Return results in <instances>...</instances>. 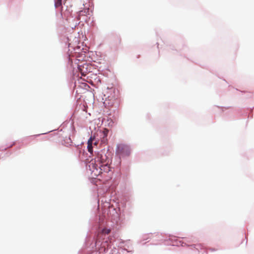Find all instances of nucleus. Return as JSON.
I'll use <instances>...</instances> for the list:
<instances>
[{"instance_id":"9","label":"nucleus","mask_w":254,"mask_h":254,"mask_svg":"<svg viewBox=\"0 0 254 254\" xmlns=\"http://www.w3.org/2000/svg\"><path fill=\"white\" fill-rule=\"evenodd\" d=\"M94 139V137L91 136L89 139L88 140L87 145L92 144Z\"/></svg>"},{"instance_id":"4","label":"nucleus","mask_w":254,"mask_h":254,"mask_svg":"<svg viewBox=\"0 0 254 254\" xmlns=\"http://www.w3.org/2000/svg\"><path fill=\"white\" fill-rule=\"evenodd\" d=\"M62 0H55V6L56 8H58L62 6Z\"/></svg>"},{"instance_id":"12","label":"nucleus","mask_w":254,"mask_h":254,"mask_svg":"<svg viewBox=\"0 0 254 254\" xmlns=\"http://www.w3.org/2000/svg\"><path fill=\"white\" fill-rule=\"evenodd\" d=\"M107 101H108L107 100H106V101H105V102H104V103H105L106 105H107Z\"/></svg>"},{"instance_id":"3","label":"nucleus","mask_w":254,"mask_h":254,"mask_svg":"<svg viewBox=\"0 0 254 254\" xmlns=\"http://www.w3.org/2000/svg\"><path fill=\"white\" fill-rule=\"evenodd\" d=\"M108 243L107 241L101 242L100 239H97L96 242V249L99 252V254H104L108 248Z\"/></svg>"},{"instance_id":"10","label":"nucleus","mask_w":254,"mask_h":254,"mask_svg":"<svg viewBox=\"0 0 254 254\" xmlns=\"http://www.w3.org/2000/svg\"><path fill=\"white\" fill-rule=\"evenodd\" d=\"M104 134L105 136L107 135V134L108 133V130L107 129H105V130L103 131Z\"/></svg>"},{"instance_id":"13","label":"nucleus","mask_w":254,"mask_h":254,"mask_svg":"<svg viewBox=\"0 0 254 254\" xmlns=\"http://www.w3.org/2000/svg\"><path fill=\"white\" fill-rule=\"evenodd\" d=\"M113 106V104H111V105H109V106Z\"/></svg>"},{"instance_id":"5","label":"nucleus","mask_w":254,"mask_h":254,"mask_svg":"<svg viewBox=\"0 0 254 254\" xmlns=\"http://www.w3.org/2000/svg\"><path fill=\"white\" fill-rule=\"evenodd\" d=\"M83 67V68H81V66H79V67H78V69H79V70L80 71V73H81V75H82V76H85V75H86L87 71H84V70H83V68H84V65L83 66V67Z\"/></svg>"},{"instance_id":"7","label":"nucleus","mask_w":254,"mask_h":254,"mask_svg":"<svg viewBox=\"0 0 254 254\" xmlns=\"http://www.w3.org/2000/svg\"><path fill=\"white\" fill-rule=\"evenodd\" d=\"M111 232L110 229H103L102 231V234H109Z\"/></svg>"},{"instance_id":"1","label":"nucleus","mask_w":254,"mask_h":254,"mask_svg":"<svg viewBox=\"0 0 254 254\" xmlns=\"http://www.w3.org/2000/svg\"><path fill=\"white\" fill-rule=\"evenodd\" d=\"M104 159L98 155L94 160H92L89 163L88 167L93 176H98L103 172H108L110 171V167L108 163H105Z\"/></svg>"},{"instance_id":"14","label":"nucleus","mask_w":254,"mask_h":254,"mask_svg":"<svg viewBox=\"0 0 254 254\" xmlns=\"http://www.w3.org/2000/svg\"><path fill=\"white\" fill-rule=\"evenodd\" d=\"M63 9V7H62V10H61L62 11Z\"/></svg>"},{"instance_id":"6","label":"nucleus","mask_w":254,"mask_h":254,"mask_svg":"<svg viewBox=\"0 0 254 254\" xmlns=\"http://www.w3.org/2000/svg\"><path fill=\"white\" fill-rule=\"evenodd\" d=\"M85 13H86V10H81V11H80L79 12V14H78V17H77V19L78 20H80V16L81 15H85Z\"/></svg>"},{"instance_id":"15","label":"nucleus","mask_w":254,"mask_h":254,"mask_svg":"<svg viewBox=\"0 0 254 254\" xmlns=\"http://www.w3.org/2000/svg\"><path fill=\"white\" fill-rule=\"evenodd\" d=\"M114 101L116 102L117 101H116V100L114 99Z\"/></svg>"},{"instance_id":"2","label":"nucleus","mask_w":254,"mask_h":254,"mask_svg":"<svg viewBox=\"0 0 254 254\" xmlns=\"http://www.w3.org/2000/svg\"><path fill=\"white\" fill-rule=\"evenodd\" d=\"M116 154L121 157L128 156L130 154L129 146L125 144H119L117 146Z\"/></svg>"},{"instance_id":"8","label":"nucleus","mask_w":254,"mask_h":254,"mask_svg":"<svg viewBox=\"0 0 254 254\" xmlns=\"http://www.w3.org/2000/svg\"><path fill=\"white\" fill-rule=\"evenodd\" d=\"M87 148H88V151L92 153V152H93V147H92V144H89V145H87Z\"/></svg>"},{"instance_id":"11","label":"nucleus","mask_w":254,"mask_h":254,"mask_svg":"<svg viewBox=\"0 0 254 254\" xmlns=\"http://www.w3.org/2000/svg\"><path fill=\"white\" fill-rule=\"evenodd\" d=\"M67 1H66L65 2H64V6H66V8H68V6H67Z\"/></svg>"}]
</instances>
